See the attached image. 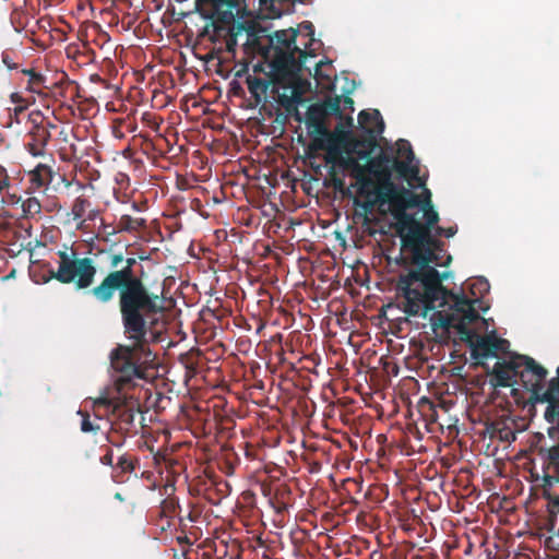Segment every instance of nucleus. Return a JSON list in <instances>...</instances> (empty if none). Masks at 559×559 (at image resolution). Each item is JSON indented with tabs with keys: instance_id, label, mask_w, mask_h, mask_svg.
Here are the masks:
<instances>
[{
	"instance_id": "1",
	"label": "nucleus",
	"mask_w": 559,
	"mask_h": 559,
	"mask_svg": "<svg viewBox=\"0 0 559 559\" xmlns=\"http://www.w3.org/2000/svg\"><path fill=\"white\" fill-rule=\"evenodd\" d=\"M59 266L51 277L62 284L73 283L78 290L88 289L99 305H110L117 298L124 336L131 344H118L109 355L119 393L147 379L155 355L150 348V335L156 317L165 310V292L144 282V269L135 258L122 252L108 257L109 269L97 285L93 259L78 258L74 251H58Z\"/></svg>"
},
{
	"instance_id": "2",
	"label": "nucleus",
	"mask_w": 559,
	"mask_h": 559,
	"mask_svg": "<svg viewBox=\"0 0 559 559\" xmlns=\"http://www.w3.org/2000/svg\"><path fill=\"white\" fill-rule=\"evenodd\" d=\"M366 158V164H360L353 157L344 160L350 176L356 180L358 195L365 199L362 203L355 200V204L360 205L366 213L374 205H388L395 221L397 236L403 239L404 245L416 249L425 238L427 227L440 219L433 209L430 191L425 188V198L421 200L412 190L393 182L392 171L405 181L406 174L415 173L400 158L384 151Z\"/></svg>"
},
{
	"instance_id": "3",
	"label": "nucleus",
	"mask_w": 559,
	"mask_h": 559,
	"mask_svg": "<svg viewBox=\"0 0 559 559\" xmlns=\"http://www.w3.org/2000/svg\"><path fill=\"white\" fill-rule=\"evenodd\" d=\"M439 219L427 227L426 236L416 249L404 245L402 250L409 253L411 263L415 266L401 274L396 282L397 307L408 317L427 318L433 305H442L451 298L454 307L452 316L471 322L476 318L471 302L465 297L453 295L442 285L451 275L450 272L440 273L436 266H448L452 257L447 253L445 243L440 237L451 238L457 233L456 226L448 228L437 226Z\"/></svg>"
},
{
	"instance_id": "4",
	"label": "nucleus",
	"mask_w": 559,
	"mask_h": 559,
	"mask_svg": "<svg viewBox=\"0 0 559 559\" xmlns=\"http://www.w3.org/2000/svg\"><path fill=\"white\" fill-rule=\"evenodd\" d=\"M236 19V23H240ZM245 32L253 37L252 43L258 52L263 57L269 68H272L273 76L277 82L286 81L301 82V72L310 69L306 67L308 58H313L314 53H308L298 43V29L293 27L278 29L265 36V43H262V36L254 34V25L243 22ZM243 31L240 33L242 34Z\"/></svg>"
},
{
	"instance_id": "5",
	"label": "nucleus",
	"mask_w": 559,
	"mask_h": 559,
	"mask_svg": "<svg viewBox=\"0 0 559 559\" xmlns=\"http://www.w3.org/2000/svg\"><path fill=\"white\" fill-rule=\"evenodd\" d=\"M195 9L206 20L199 36L234 52L237 36L247 29L245 23H236L248 14L246 0H195Z\"/></svg>"
},
{
	"instance_id": "6",
	"label": "nucleus",
	"mask_w": 559,
	"mask_h": 559,
	"mask_svg": "<svg viewBox=\"0 0 559 559\" xmlns=\"http://www.w3.org/2000/svg\"><path fill=\"white\" fill-rule=\"evenodd\" d=\"M548 371L530 356L516 355L509 360L497 361L492 368L496 386L508 388L516 383L520 378L523 386L531 392V400L539 397L544 390V382Z\"/></svg>"
},
{
	"instance_id": "7",
	"label": "nucleus",
	"mask_w": 559,
	"mask_h": 559,
	"mask_svg": "<svg viewBox=\"0 0 559 559\" xmlns=\"http://www.w3.org/2000/svg\"><path fill=\"white\" fill-rule=\"evenodd\" d=\"M489 288L490 286L488 281L483 277H478L468 284V289L474 297L473 299H469L464 294H456V296L465 297L468 302H471V306L476 313V318L471 322H467V320L463 318L461 319V316H452L455 311L454 307H452L453 301L450 297L440 306L433 305V307L429 309V312L432 311L429 318L432 331L437 333L439 329L449 331V329L452 328L457 331L462 341H468L474 335V331L469 329L468 325L480 319L479 313L475 308V304L480 301L479 298L488 293ZM450 292L455 295L452 290Z\"/></svg>"
},
{
	"instance_id": "8",
	"label": "nucleus",
	"mask_w": 559,
	"mask_h": 559,
	"mask_svg": "<svg viewBox=\"0 0 559 559\" xmlns=\"http://www.w3.org/2000/svg\"><path fill=\"white\" fill-rule=\"evenodd\" d=\"M246 83L251 96L255 99L257 103H260L263 97L266 96L269 87L272 85L273 90L278 93L280 88L289 90L290 95L287 96L285 93L278 95L280 103L286 108L293 106L294 104H298L301 100V82H290L286 81L277 82L272 73V68L266 73V78H258L253 75H248L246 79Z\"/></svg>"
},
{
	"instance_id": "9",
	"label": "nucleus",
	"mask_w": 559,
	"mask_h": 559,
	"mask_svg": "<svg viewBox=\"0 0 559 559\" xmlns=\"http://www.w3.org/2000/svg\"><path fill=\"white\" fill-rule=\"evenodd\" d=\"M358 122L366 135L355 141V147L357 155L364 158L377 147V135L383 132L384 122L378 109L361 110L358 115Z\"/></svg>"
},
{
	"instance_id": "10",
	"label": "nucleus",
	"mask_w": 559,
	"mask_h": 559,
	"mask_svg": "<svg viewBox=\"0 0 559 559\" xmlns=\"http://www.w3.org/2000/svg\"><path fill=\"white\" fill-rule=\"evenodd\" d=\"M141 413V404L138 399L124 396L118 399L112 407L111 429L118 433H136L135 416Z\"/></svg>"
},
{
	"instance_id": "11",
	"label": "nucleus",
	"mask_w": 559,
	"mask_h": 559,
	"mask_svg": "<svg viewBox=\"0 0 559 559\" xmlns=\"http://www.w3.org/2000/svg\"><path fill=\"white\" fill-rule=\"evenodd\" d=\"M472 347V356L475 359L497 357L498 353H506L510 347V343L506 338L492 335L478 336L474 335L466 341Z\"/></svg>"
},
{
	"instance_id": "12",
	"label": "nucleus",
	"mask_w": 559,
	"mask_h": 559,
	"mask_svg": "<svg viewBox=\"0 0 559 559\" xmlns=\"http://www.w3.org/2000/svg\"><path fill=\"white\" fill-rule=\"evenodd\" d=\"M396 153L397 155L403 158L401 162L406 163V165L415 170L413 174H406V181L411 187H414L417 185L418 187H424L425 181L419 177V166L418 163L415 162V154L413 152L412 145L407 140H399L396 142Z\"/></svg>"
},
{
	"instance_id": "13",
	"label": "nucleus",
	"mask_w": 559,
	"mask_h": 559,
	"mask_svg": "<svg viewBox=\"0 0 559 559\" xmlns=\"http://www.w3.org/2000/svg\"><path fill=\"white\" fill-rule=\"evenodd\" d=\"M28 142L25 144L26 151L33 157H43L46 154V146L51 139V132L44 127L33 126L27 133Z\"/></svg>"
},
{
	"instance_id": "14",
	"label": "nucleus",
	"mask_w": 559,
	"mask_h": 559,
	"mask_svg": "<svg viewBox=\"0 0 559 559\" xmlns=\"http://www.w3.org/2000/svg\"><path fill=\"white\" fill-rule=\"evenodd\" d=\"M346 133L338 126L331 132L328 128L322 133H314L312 135L311 147L318 151H326L344 146V139Z\"/></svg>"
},
{
	"instance_id": "15",
	"label": "nucleus",
	"mask_w": 559,
	"mask_h": 559,
	"mask_svg": "<svg viewBox=\"0 0 559 559\" xmlns=\"http://www.w3.org/2000/svg\"><path fill=\"white\" fill-rule=\"evenodd\" d=\"M55 176L52 167L45 163L37 164L27 173L28 181L33 190H45L51 183Z\"/></svg>"
},
{
	"instance_id": "16",
	"label": "nucleus",
	"mask_w": 559,
	"mask_h": 559,
	"mask_svg": "<svg viewBox=\"0 0 559 559\" xmlns=\"http://www.w3.org/2000/svg\"><path fill=\"white\" fill-rule=\"evenodd\" d=\"M325 114L319 104L310 105L306 112L305 123L310 135L325 131Z\"/></svg>"
},
{
	"instance_id": "17",
	"label": "nucleus",
	"mask_w": 559,
	"mask_h": 559,
	"mask_svg": "<svg viewBox=\"0 0 559 559\" xmlns=\"http://www.w3.org/2000/svg\"><path fill=\"white\" fill-rule=\"evenodd\" d=\"M296 1L297 0H260V5L267 19H276L282 16L284 5L294 4Z\"/></svg>"
},
{
	"instance_id": "18",
	"label": "nucleus",
	"mask_w": 559,
	"mask_h": 559,
	"mask_svg": "<svg viewBox=\"0 0 559 559\" xmlns=\"http://www.w3.org/2000/svg\"><path fill=\"white\" fill-rule=\"evenodd\" d=\"M298 43L307 50L308 53H313L311 46L316 43L314 26L311 22L305 21L298 25Z\"/></svg>"
},
{
	"instance_id": "19",
	"label": "nucleus",
	"mask_w": 559,
	"mask_h": 559,
	"mask_svg": "<svg viewBox=\"0 0 559 559\" xmlns=\"http://www.w3.org/2000/svg\"><path fill=\"white\" fill-rule=\"evenodd\" d=\"M92 206V203L90 200H87L84 197H78L72 204L71 207V215L73 221L78 222V228H82L86 219H84V215L86 214L87 210Z\"/></svg>"
},
{
	"instance_id": "20",
	"label": "nucleus",
	"mask_w": 559,
	"mask_h": 559,
	"mask_svg": "<svg viewBox=\"0 0 559 559\" xmlns=\"http://www.w3.org/2000/svg\"><path fill=\"white\" fill-rule=\"evenodd\" d=\"M146 227V221L144 218H134L130 215H122L118 222L119 231L133 233Z\"/></svg>"
},
{
	"instance_id": "21",
	"label": "nucleus",
	"mask_w": 559,
	"mask_h": 559,
	"mask_svg": "<svg viewBox=\"0 0 559 559\" xmlns=\"http://www.w3.org/2000/svg\"><path fill=\"white\" fill-rule=\"evenodd\" d=\"M23 74L28 76L27 90L34 93H41V88H47L46 76L35 72L33 69H24Z\"/></svg>"
},
{
	"instance_id": "22",
	"label": "nucleus",
	"mask_w": 559,
	"mask_h": 559,
	"mask_svg": "<svg viewBox=\"0 0 559 559\" xmlns=\"http://www.w3.org/2000/svg\"><path fill=\"white\" fill-rule=\"evenodd\" d=\"M559 395V374H557L556 378H552L547 389L543 390L539 397H535V403H545L546 401L550 400H558L557 396Z\"/></svg>"
},
{
	"instance_id": "23",
	"label": "nucleus",
	"mask_w": 559,
	"mask_h": 559,
	"mask_svg": "<svg viewBox=\"0 0 559 559\" xmlns=\"http://www.w3.org/2000/svg\"><path fill=\"white\" fill-rule=\"evenodd\" d=\"M341 103H342V99L340 96L328 97L323 103H320L319 106H322L325 117L334 115L342 119L343 114H342Z\"/></svg>"
},
{
	"instance_id": "24",
	"label": "nucleus",
	"mask_w": 559,
	"mask_h": 559,
	"mask_svg": "<svg viewBox=\"0 0 559 559\" xmlns=\"http://www.w3.org/2000/svg\"><path fill=\"white\" fill-rule=\"evenodd\" d=\"M545 403H548L544 415L546 421L559 425V400H550Z\"/></svg>"
},
{
	"instance_id": "25",
	"label": "nucleus",
	"mask_w": 559,
	"mask_h": 559,
	"mask_svg": "<svg viewBox=\"0 0 559 559\" xmlns=\"http://www.w3.org/2000/svg\"><path fill=\"white\" fill-rule=\"evenodd\" d=\"M136 464V459H133L131 455L124 453L118 459L116 468H119L122 473H132L134 472Z\"/></svg>"
},
{
	"instance_id": "26",
	"label": "nucleus",
	"mask_w": 559,
	"mask_h": 559,
	"mask_svg": "<svg viewBox=\"0 0 559 559\" xmlns=\"http://www.w3.org/2000/svg\"><path fill=\"white\" fill-rule=\"evenodd\" d=\"M79 415L82 416L81 420V431L82 432H94L96 433L99 430V426L95 425L90 417L87 412L79 411Z\"/></svg>"
},
{
	"instance_id": "27",
	"label": "nucleus",
	"mask_w": 559,
	"mask_h": 559,
	"mask_svg": "<svg viewBox=\"0 0 559 559\" xmlns=\"http://www.w3.org/2000/svg\"><path fill=\"white\" fill-rule=\"evenodd\" d=\"M547 460L549 466L554 467V469L559 474V444L551 447L547 451Z\"/></svg>"
},
{
	"instance_id": "28",
	"label": "nucleus",
	"mask_w": 559,
	"mask_h": 559,
	"mask_svg": "<svg viewBox=\"0 0 559 559\" xmlns=\"http://www.w3.org/2000/svg\"><path fill=\"white\" fill-rule=\"evenodd\" d=\"M324 152H325L324 159H325L326 164L334 165L342 159L343 147L331 148V150H326Z\"/></svg>"
},
{
	"instance_id": "29",
	"label": "nucleus",
	"mask_w": 559,
	"mask_h": 559,
	"mask_svg": "<svg viewBox=\"0 0 559 559\" xmlns=\"http://www.w3.org/2000/svg\"><path fill=\"white\" fill-rule=\"evenodd\" d=\"M129 435H122V433H118L116 431H112V429L110 428V431L108 432L107 435V440L108 442H110L114 447H117V448H120L123 445L124 441H126V438L128 437Z\"/></svg>"
},
{
	"instance_id": "30",
	"label": "nucleus",
	"mask_w": 559,
	"mask_h": 559,
	"mask_svg": "<svg viewBox=\"0 0 559 559\" xmlns=\"http://www.w3.org/2000/svg\"><path fill=\"white\" fill-rule=\"evenodd\" d=\"M24 212L28 214H37L40 212V203L35 198H29L23 204Z\"/></svg>"
},
{
	"instance_id": "31",
	"label": "nucleus",
	"mask_w": 559,
	"mask_h": 559,
	"mask_svg": "<svg viewBox=\"0 0 559 559\" xmlns=\"http://www.w3.org/2000/svg\"><path fill=\"white\" fill-rule=\"evenodd\" d=\"M330 64H331L330 61L324 62L321 60V61L317 62L314 66V78L316 79L322 78V79H326L328 81H330L331 76L329 74H324L322 71L323 66H330Z\"/></svg>"
},
{
	"instance_id": "32",
	"label": "nucleus",
	"mask_w": 559,
	"mask_h": 559,
	"mask_svg": "<svg viewBox=\"0 0 559 559\" xmlns=\"http://www.w3.org/2000/svg\"><path fill=\"white\" fill-rule=\"evenodd\" d=\"M10 186V179L4 167L0 166V192L8 189Z\"/></svg>"
},
{
	"instance_id": "33",
	"label": "nucleus",
	"mask_w": 559,
	"mask_h": 559,
	"mask_svg": "<svg viewBox=\"0 0 559 559\" xmlns=\"http://www.w3.org/2000/svg\"><path fill=\"white\" fill-rule=\"evenodd\" d=\"M99 462L106 466H114V454L110 448L106 449V453L99 459Z\"/></svg>"
},
{
	"instance_id": "34",
	"label": "nucleus",
	"mask_w": 559,
	"mask_h": 559,
	"mask_svg": "<svg viewBox=\"0 0 559 559\" xmlns=\"http://www.w3.org/2000/svg\"><path fill=\"white\" fill-rule=\"evenodd\" d=\"M549 512L551 514L559 513V496H552L549 498Z\"/></svg>"
},
{
	"instance_id": "35",
	"label": "nucleus",
	"mask_w": 559,
	"mask_h": 559,
	"mask_svg": "<svg viewBox=\"0 0 559 559\" xmlns=\"http://www.w3.org/2000/svg\"><path fill=\"white\" fill-rule=\"evenodd\" d=\"M2 62L8 67V69L13 70L17 68V64L13 62L12 58L8 52L2 53Z\"/></svg>"
},
{
	"instance_id": "36",
	"label": "nucleus",
	"mask_w": 559,
	"mask_h": 559,
	"mask_svg": "<svg viewBox=\"0 0 559 559\" xmlns=\"http://www.w3.org/2000/svg\"><path fill=\"white\" fill-rule=\"evenodd\" d=\"M100 215V211L98 209H88L86 212V221H95Z\"/></svg>"
},
{
	"instance_id": "37",
	"label": "nucleus",
	"mask_w": 559,
	"mask_h": 559,
	"mask_svg": "<svg viewBox=\"0 0 559 559\" xmlns=\"http://www.w3.org/2000/svg\"><path fill=\"white\" fill-rule=\"evenodd\" d=\"M344 110H348L350 112L354 111V100L349 96H345L343 99Z\"/></svg>"
},
{
	"instance_id": "38",
	"label": "nucleus",
	"mask_w": 559,
	"mask_h": 559,
	"mask_svg": "<svg viewBox=\"0 0 559 559\" xmlns=\"http://www.w3.org/2000/svg\"><path fill=\"white\" fill-rule=\"evenodd\" d=\"M35 126H37V127H44L45 129H47V130H49V131H50L51 129L57 128V126H56L53 122H51V121H49V120H45V119H44V120H41L39 123H36Z\"/></svg>"
},
{
	"instance_id": "39",
	"label": "nucleus",
	"mask_w": 559,
	"mask_h": 559,
	"mask_svg": "<svg viewBox=\"0 0 559 559\" xmlns=\"http://www.w3.org/2000/svg\"><path fill=\"white\" fill-rule=\"evenodd\" d=\"M26 105H19L14 108V115L17 116L19 114L23 112L26 109Z\"/></svg>"
},
{
	"instance_id": "40",
	"label": "nucleus",
	"mask_w": 559,
	"mask_h": 559,
	"mask_svg": "<svg viewBox=\"0 0 559 559\" xmlns=\"http://www.w3.org/2000/svg\"><path fill=\"white\" fill-rule=\"evenodd\" d=\"M11 99L13 103H20L22 100V97L17 93H13L11 95Z\"/></svg>"
},
{
	"instance_id": "41",
	"label": "nucleus",
	"mask_w": 559,
	"mask_h": 559,
	"mask_svg": "<svg viewBox=\"0 0 559 559\" xmlns=\"http://www.w3.org/2000/svg\"><path fill=\"white\" fill-rule=\"evenodd\" d=\"M419 403L420 405H427L429 407H432V403L427 397H421Z\"/></svg>"
},
{
	"instance_id": "42",
	"label": "nucleus",
	"mask_w": 559,
	"mask_h": 559,
	"mask_svg": "<svg viewBox=\"0 0 559 559\" xmlns=\"http://www.w3.org/2000/svg\"><path fill=\"white\" fill-rule=\"evenodd\" d=\"M263 69H262V64L261 63H258L253 67V71L254 73H258V72H261Z\"/></svg>"
},
{
	"instance_id": "43",
	"label": "nucleus",
	"mask_w": 559,
	"mask_h": 559,
	"mask_svg": "<svg viewBox=\"0 0 559 559\" xmlns=\"http://www.w3.org/2000/svg\"><path fill=\"white\" fill-rule=\"evenodd\" d=\"M178 542L181 544V543H189V539L187 536H183V537H178Z\"/></svg>"
},
{
	"instance_id": "44",
	"label": "nucleus",
	"mask_w": 559,
	"mask_h": 559,
	"mask_svg": "<svg viewBox=\"0 0 559 559\" xmlns=\"http://www.w3.org/2000/svg\"><path fill=\"white\" fill-rule=\"evenodd\" d=\"M286 508H287V506H286V504H283V506L278 509V511H283V510H285Z\"/></svg>"
},
{
	"instance_id": "45",
	"label": "nucleus",
	"mask_w": 559,
	"mask_h": 559,
	"mask_svg": "<svg viewBox=\"0 0 559 559\" xmlns=\"http://www.w3.org/2000/svg\"><path fill=\"white\" fill-rule=\"evenodd\" d=\"M157 395H158V400H159V401H163V400H164V396H163L160 393H158Z\"/></svg>"
},
{
	"instance_id": "46",
	"label": "nucleus",
	"mask_w": 559,
	"mask_h": 559,
	"mask_svg": "<svg viewBox=\"0 0 559 559\" xmlns=\"http://www.w3.org/2000/svg\"><path fill=\"white\" fill-rule=\"evenodd\" d=\"M132 207H133L134 210H138V209H139V207H138V204H136L135 202L132 204Z\"/></svg>"
},
{
	"instance_id": "47",
	"label": "nucleus",
	"mask_w": 559,
	"mask_h": 559,
	"mask_svg": "<svg viewBox=\"0 0 559 559\" xmlns=\"http://www.w3.org/2000/svg\"><path fill=\"white\" fill-rule=\"evenodd\" d=\"M348 123L352 126V123H353V118H350V117L348 118Z\"/></svg>"
},
{
	"instance_id": "48",
	"label": "nucleus",
	"mask_w": 559,
	"mask_h": 559,
	"mask_svg": "<svg viewBox=\"0 0 559 559\" xmlns=\"http://www.w3.org/2000/svg\"><path fill=\"white\" fill-rule=\"evenodd\" d=\"M557 374H559V367L557 368Z\"/></svg>"
}]
</instances>
